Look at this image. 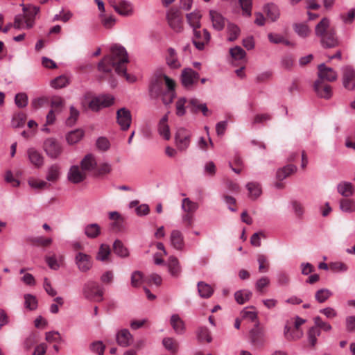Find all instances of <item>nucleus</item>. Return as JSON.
Masks as SVG:
<instances>
[{"label":"nucleus","mask_w":355,"mask_h":355,"mask_svg":"<svg viewBox=\"0 0 355 355\" xmlns=\"http://www.w3.org/2000/svg\"><path fill=\"white\" fill-rule=\"evenodd\" d=\"M96 165L94 157L92 154L87 155L80 162V168L78 166H72L68 173L67 178H84L86 171H92Z\"/></svg>","instance_id":"4"},{"label":"nucleus","mask_w":355,"mask_h":355,"mask_svg":"<svg viewBox=\"0 0 355 355\" xmlns=\"http://www.w3.org/2000/svg\"><path fill=\"white\" fill-rule=\"evenodd\" d=\"M354 187L350 182H342L338 185V191L344 197H349L354 193Z\"/></svg>","instance_id":"32"},{"label":"nucleus","mask_w":355,"mask_h":355,"mask_svg":"<svg viewBox=\"0 0 355 355\" xmlns=\"http://www.w3.org/2000/svg\"><path fill=\"white\" fill-rule=\"evenodd\" d=\"M249 338L251 344L257 347H263L266 341V332L263 327L260 326L259 321L249 332Z\"/></svg>","instance_id":"7"},{"label":"nucleus","mask_w":355,"mask_h":355,"mask_svg":"<svg viewBox=\"0 0 355 355\" xmlns=\"http://www.w3.org/2000/svg\"><path fill=\"white\" fill-rule=\"evenodd\" d=\"M69 116L67 119L66 123L67 125H73L76 123L79 116V111L73 106H71Z\"/></svg>","instance_id":"56"},{"label":"nucleus","mask_w":355,"mask_h":355,"mask_svg":"<svg viewBox=\"0 0 355 355\" xmlns=\"http://www.w3.org/2000/svg\"><path fill=\"white\" fill-rule=\"evenodd\" d=\"M160 96H162V100L164 104L168 105L171 103L175 97V89H167Z\"/></svg>","instance_id":"61"},{"label":"nucleus","mask_w":355,"mask_h":355,"mask_svg":"<svg viewBox=\"0 0 355 355\" xmlns=\"http://www.w3.org/2000/svg\"><path fill=\"white\" fill-rule=\"evenodd\" d=\"M318 69V79L317 80L333 82L337 79V73L332 68L327 67L324 64H319Z\"/></svg>","instance_id":"16"},{"label":"nucleus","mask_w":355,"mask_h":355,"mask_svg":"<svg viewBox=\"0 0 355 355\" xmlns=\"http://www.w3.org/2000/svg\"><path fill=\"white\" fill-rule=\"evenodd\" d=\"M164 347L171 354H175L178 350V342L172 338L166 337L162 340Z\"/></svg>","instance_id":"35"},{"label":"nucleus","mask_w":355,"mask_h":355,"mask_svg":"<svg viewBox=\"0 0 355 355\" xmlns=\"http://www.w3.org/2000/svg\"><path fill=\"white\" fill-rule=\"evenodd\" d=\"M89 349L98 355H103L105 349V345L102 341L97 340L92 343L89 345Z\"/></svg>","instance_id":"50"},{"label":"nucleus","mask_w":355,"mask_h":355,"mask_svg":"<svg viewBox=\"0 0 355 355\" xmlns=\"http://www.w3.org/2000/svg\"><path fill=\"white\" fill-rule=\"evenodd\" d=\"M117 344L123 347H128L133 341V338L129 330L123 329L119 331L116 336Z\"/></svg>","instance_id":"21"},{"label":"nucleus","mask_w":355,"mask_h":355,"mask_svg":"<svg viewBox=\"0 0 355 355\" xmlns=\"http://www.w3.org/2000/svg\"><path fill=\"white\" fill-rule=\"evenodd\" d=\"M259 263V270L261 272H266L268 268V263L267 257L263 254H259L257 258Z\"/></svg>","instance_id":"63"},{"label":"nucleus","mask_w":355,"mask_h":355,"mask_svg":"<svg viewBox=\"0 0 355 355\" xmlns=\"http://www.w3.org/2000/svg\"><path fill=\"white\" fill-rule=\"evenodd\" d=\"M109 4L120 15L129 17L133 15L134 8L132 3L125 0H109Z\"/></svg>","instance_id":"8"},{"label":"nucleus","mask_w":355,"mask_h":355,"mask_svg":"<svg viewBox=\"0 0 355 355\" xmlns=\"http://www.w3.org/2000/svg\"><path fill=\"white\" fill-rule=\"evenodd\" d=\"M146 282L144 279V275L140 271H135L131 275V285L134 287L139 286L142 282Z\"/></svg>","instance_id":"53"},{"label":"nucleus","mask_w":355,"mask_h":355,"mask_svg":"<svg viewBox=\"0 0 355 355\" xmlns=\"http://www.w3.org/2000/svg\"><path fill=\"white\" fill-rule=\"evenodd\" d=\"M294 28L298 35L302 37H306L309 36L311 33V29L308 25L303 23L295 24Z\"/></svg>","instance_id":"49"},{"label":"nucleus","mask_w":355,"mask_h":355,"mask_svg":"<svg viewBox=\"0 0 355 355\" xmlns=\"http://www.w3.org/2000/svg\"><path fill=\"white\" fill-rule=\"evenodd\" d=\"M168 122V115L165 114L159 121L158 124V131L159 135L166 140L171 138V133Z\"/></svg>","instance_id":"26"},{"label":"nucleus","mask_w":355,"mask_h":355,"mask_svg":"<svg viewBox=\"0 0 355 355\" xmlns=\"http://www.w3.org/2000/svg\"><path fill=\"white\" fill-rule=\"evenodd\" d=\"M346 331L355 332V315L347 316L345 319Z\"/></svg>","instance_id":"64"},{"label":"nucleus","mask_w":355,"mask_h":355,"mask_svg":"<svg viewBox=\"0 0 355 355\" xmlns=\"http://www.w3.org/2000/svg\"><path fill=\"white\" fill-rule=\"evenodd\" d=\"M200 78L198 73L191 68H186L182 71L181 82L182 85L187 89L191 88L197 83Z\"/></svg>","instance_id":"10"},{"label":"nucleus","mask_w":355,"mask_h":355,"mask_svg":"<svg viewBox=\"0 0 355 355\" xmlns=\"http://www.w3.org/2000/svg\"><path fill=\"white\" fill-rule=\"evenodd\" d=\"M27 240L31 244L41 247L49 246L52 243V239L51 238H44L42 236L30 237Z\"/></svg>","instance_id":"41"},{"label":"nucleus","mask_w":355,"mask_h":355,"mask_svg":"<svg viewBox=\"0 0 355 355\" xmlns=\"http://www.w3.org/2000/svg\"><path fill=\"white\" fill-rule=\"evenodd\" d=\"M340 207L346 212H351L354 209V202L349 199H342L340 202Z\"/></svg>","instance_id":"62"},{"label":"nucleus","mask_w":355,"mask_h":355,"mask_svg":"<svg viewBox=\"0 0 355 355\" xmlns=\"http://www.w3.org/2000/svg\"><path fill=\"white\" fill-rule=\"evenodd\" d=\"M170 324L177 334L182 335L185 332V324L178 314L171 316Z\"/></svg>","instance_id":"23"},{"label":"nucleus","mask_w":355,"mask_h":355,"mask_svg":"<svg viewBox=\"0 0 355 355\" xmlns=\"http://www.w3.org/2000/svg\"><path fill=\"white\" fill-rule=\"evenodd\" d=\"M246 187L249 191L250 197L256 199L261 194V188L259 183L249 182L246 184Z\"/></svg>","instance_id":"39"},{"label":"nucleus","mask_w":355,"mask_h":355,"mask_svg":"<svg viewBox=\"0 0 355 355\" xmlns=\"http://www.w3.org/2000/svg\"><path fill=\"white\" fill-rule=\"evenodd\" d=\"M332 293L327 288H321L316 291L315 294V298L319 303H324L331 296Z\"/></svg>","instance_id":"45"},{"label":"nucleus","mask_w":355,"mask_h":355,"mask_svg":"<svg viewBox=\"0 0 355 355\" xmlns=\"http://www.w3.org/2000/svg\"><path fill=\"white\" fill-rule=\"evenodd\" d=\"M44 148L47 155L52 158L58 157L62 153L60 144L53 138H49L44 141Z\"/></svg>","instance_id":"13"},{"label":"nucleus","mask_w":355,"mask_h":355,"mask_svg":"<svg viewBox=\"0 0 355 355\" xmlns=\"http://www.w3.org/2000/svg\"><path fill=\"white\" fill-rule=\"evenodd\" d=\"M40 8L37 6H24L23 8L25 17L26 28L33 27L35 20V16L38 13Z\"/></svg>","instance_id":"20"},{"label":"nucleus","mask_w":355,"mask_h":355,"mask_svg":"<svg viewBox=\"0 0 355 355\" xmlns=\"http://www.w3.org/2000/svg\"><path fill=\"white\" fill-rule=\"evenodd\" d=\"M191 133L184 128L178 130L175 135L177 147L180 150H186L190 144Z\"/></svg>","instance_id":"14"},{"label":"nucleus","mask_w":355,"mask_h":355,"mask_svg":"<svg viewBox=\"0 0 355 355\" xmlns=\"http://www.w3.org/2000/svg\"><path fill=\"white\" fill-rule=\"evenodd\" d=\"M197 287L199 295L202 298H209L214 293L211 286L204 282H199L197 284Z\"/></svg>","instance_id":"28"},{"label":"nucleus","mask_w":355,"mask_h":355,"mask_svg":"<svg viewBox=\"0 0 355 355\" xmlns=\"http://www.w3.org/2000/svg\"><path fill=\"white\" fill-rule=\"evenodd\" d=\"M69 84V79L65 76H60L51 81V86L55 89L62 88Z\"/></svg>","instance_id":"52"},{"label":"nucleus","mask_w":355,"mask_h":355,"mask_svg":"<svg viewBox=\"0 0 355 355\" xmlns=\"http://www.w3.org/2000/svg\"><path fill=\"white\" fill-rule=\"evenodd\" d=\"M188 107L193 114H197L200 112L204 116H207L211 113L205 103H202L196 98H191L189 101Z\"/></svg>","instance_id":"18"},{"label":"nucleus","mask_w":355,"mask_h":355,"mask_svg":"<svg viewBox=\"0 0 355 355\" xmlns=\"http://www.w3.org/2000/svg\"><path fill=\"white\" fill-rule=\"evenodd\" d=\"M175 82L165 74L156 73L151 80L150 94L153 98L160 96L167 89H173Z\"/></svg>","instance_id":"3"},{"label":"nucleus","mask_w":355,"mask_h":355,"mask_svg":"<svg viewBox=\"0 0 355 355\" xmlns=\"http://www.w3.org/2000/svg\"><path fill=\"white\" fill-rule=\"evenodd\" d=\"M315 35L320 37V42L324 48H333L338 45L334 30L329 28V20L324 17L315 26Z\"/></svg>","instance_id":"2"},{"label":"nucleus","mask_w":355,"mask_h":355,"mask_svg":"<svg viewBox=\"0 0 355 355\" xmlns=\"http://www.w3.org/2000/svg\"><path fill=\"white\" fill-rule=\"evenodd\" d=\"M116 122L122 130H128L132 122L130 111L125 107L119 109L116 112Z\"/></svg>","instance_id":"11"},{"label":"nucleus","mask_w":355,"mask_h":355,"mask_svg":"<svg viewBox=\"0 0 355 355\" xmlns=\"http://www.w3.org/2000/svg\"><path fill=\"white\" fill-rule=\"evenodd\" d=\"M166 62L171 68L177 69L180 67V63L178 60L176 52L172 48L167 51Z\"/></svg>","instance_id":"30"},{"label":"nucleus","mask_w":355,"mask_h":355,"mask_svg":"<svg viewBox=\"0 0 355 355\" xmlns=\"http://www.w3.org/2000/svg\"><path fill=\"white\" fill-rule=\"evenodd\" d=\"M25 307L31 311L35 310L37 307V300L31 294L24 295Z\"/></svg>","instance_id":"48"},{"label":"nucleus","mask_w":355,"mask_h":355,"mask_svg":"<svg viewBox=\"0 0 355 355\" xmlns=\"http://www.w3.org/2000/svg\"><path fill=\"white\" fill-rule=\"evenodd\" d=\"M27 116L22 112H17L12 116L11 125L13 128H20L24 126L26 121Z\"/></svg>","instance_id":"33"},{"label":"nucleus","mask_w":355,"mask_h":355,"mask_svg":"<svg viewBox=\"0 0 355 355\" xmlns=\"http://www.w3.org/2000/svg\"><path fill=\"white\" fill-rule=\"evenodd\" d=\"M28 184L35 189H46L50 187V184L41 179H28Z\"/></svg>","instance_id":"47"},{"label":"nucleus","mask_w":355,"mask_h":355,"mask_svg":"<svg viewBox=\"0 0 355 355\" xmlns=\"http://www.w3.org/2000/svg\"><path fill=\"white\" fill-rule=\"evenodd\" d=\"M83 294L89 300L99 302L103 300L104 288L96 282L89 280L84 284Z\"/></svg>","instance_id":"5"},{"label":"nucleus","mask_w":355,"mask_h":355,"mask_svg":"<svg viewBox=\"0 0 355 355\" xmlns=\"http://www.w3.org/2000/svg\"><path fill=\"white\" fill-rule=\"evenodd\" d=\"M252 293L248 290L239 291L234 294L235 300L239 304H243L248 301Z\"/></svg>","instance_id":"43"},{"label":"nucleus","mask_w":355,"mask_h":355,"mask_svg":"<svg viewBox=\"0 0 355 355\" xmlns=\"http://www.w3.org/2000/svg\"><path fill=\"white\" fill-rule=\"evenodd\" d=\"M314 89L317 95L321 98L329 99L332 95L331 87L320 80L315 82Z\"/></svg>","instance_id":"19"},{"label":"nucleus","mask_w":355,"mask_h":355,"mask_svg":"<svg viewBox=\"0 0 355 355\" xmlns=\"http://www.w3.org/2000/svg\"><path fill=\"white\" fill-rule=\"evenodd\" d=\"M227 31L229 34L228 40L229 41H234L240 33L239 28L233 24H229L227 25Z\"/></svg>","instance_id":"55"},{"label":"nucleus","mask_w":355,"mask_h":355,"mask_svg":"<svg viewBox=\"0 0 355 355\" xmlns=\"http://www.w3.org/2000/svg\"><path fill=\"white\" fill-rule=\"evenodd\" d=\"M189 104V101H187V98L182 97L180 98L176 103H175V108H176V114L179 116H182L185 114L186 113V107H188V105H186V104Z\"/></svg>","instance_id":"46"},{"label":"nucleus","mask_w":355,"mask_h":355,"mask_svg":"<svg viewBox=\"0 0 355 355\" xmlns=\"http://www.w3.org/2000/svg\"><path fill=\"white\" fill-rule=\"evenodd\" d=\"M100 18L102 24L106 28H112L116 23V19L113 15H106L105 14L101 13Z\"/></svg>","instance_id":"51"},{"label":"nucleus","mask_w":355,"mask_h":355,"mask_svg":"<svg viewBox=\"0 0 355 355\" xmlns=\"http://www.w3.org/2000/svg\"><path fill=\"white\" fill-rule=\"evenodd\" d=\"M314 324L316 327L322 329L324 331H329L331 330V325L326 322L322 321L320 316H316L313 318Z\"/></svg>","instance_id":"60"},{"label":"nucleus","mask_w":355,"mask_h":355,"mask_svg":"<svg viewBox=\"0 0 355 355\" xmlns=\"http://www.w3.org/2000/svg\"><path fill=\"white\" fill-rule=\"evenodd\" d=\"M198 208V203L191 201L189 198H185L182 201V209L187 213L193 214Z\"/></svg>","instance_id":"38"},{"label":"nucleus","mask_w":355,"mask_h":355,"mask_svg":"<svg viewBox=\"0 0 355 355\" xmlns=\"http://www.w3.org/2000/svg\"><path fill=\"white\" fill-rule=\"evenodd\" d=\"M297 167L293 164H287L286 166L279 168L277 172V178H288L295 175Z\"/></svg>","instance_id":"31"},{"label":"nucleus","mask_w":355,"mask_h":355,"mask_svg":"<svg viewBox=\"0 0 355 355\" xmlns=\"http://www.w3.org/2000/svg\"><path fill=\"white\" fill-rule=\"evenodd\" d=\"M168 268L173 277H178L181 272V267L178 259L175 257H170L168 261Z\"/></svg>","instance_id":"27"},{"label":"nucleus","mask_w":355,"mask_h":355,"mask_svg":"<svg viewBox=\"0 0 355 355\" xmlns=\"http://www.w3.org/2000/svg\"><path fill=\"white\" fill-rule=\"evenodd\" d=\"M27 155L31 163L35 167H40L44 164V157L42 154L35 148H29Z\"/></svg>","instance_id":"24"},{"label":"nucleus","mask_w":355,"mask_h":355,"mask_svg":"<svg viewBox=\"0 0 355 355\" xmlns=\"http://www.w3.org/2000/svg\"><path fill=\"white\" fill-rule=\"evenodd\" d=\"M111 55L105 56L98 63V69L104 73L110 74L112 69L119 75L124 76L128 82H135V78L126 73L128 56L126 50L121 45L114 44L111 47Z\"/></svg>","instance_id":"1"},{"label":"nucleus","mask_w":355,"mask_h":355,"mask_svg":"<svg viewBox=\"0 0 355 355\" xmlns=\"http://www.w3.org/2000/svg\"><path fill=\"white\" fill-rule=\"evenodd\" d=\"M321 334V329L315 325L311 327L307 333L308 341L311 347H315L317 343V338Z\"/></svg>","instance_id":"37"},{"label":"nucleus","mask_w":355,"mask_h":355,"mask_svg":"<svg viewBox=\"0 0 355 355\" xmlns=\"http://www.w3.org/2000/svg\"><path fill=\"white\" fill-rule=\"evenodd\" d=\"M230 53L234 59L238 60L244 59L246 55L245 51L239 46H236L234 48L231 49L230 50Z\"/></svg>","instance_id":"54"},{"label":"nucleus","mask_w":355,"mask_h":355,"mask_svg":"<svg viewBox=\"0 0 355 355\" xmlns=\"http://www.w3.org/2000/svg\"><path fill=\"white\" fill-rule=\"evenodd\" d=\"M193 43L198 50L204 49L210 40V34L206 29H195L193 31Z\"/></svg>","instance_id":"9"},{"label":"nucleus","mask_w":355,"mask_h":355,"mask_svg":"<svg viewBox=\"0 0 355 355\" xmlns=\"http://www.w3.org/2000/svg\"><path fill=\"white\" fill-rule=\"evenodd\" d=\"M197 338L199 341L203 342L206 341L209 343L212 340L211 336L210 334V331L206 327H200L197 330Z\"/></svg>","instance_id":"40"},{"label":"nucleus","mask_w":355,"mask_h":355,"mask_svg":"<svg viewBox=\"0 0 355 355\" xmlns=\"http://www.w3.org/2000/svg\"><path fill=\"white\" fill-rule=\"evenodd\" d=\"M268 40L270 42L274 44H284L286 46L290 45V42L286 40L282 35L275 34V33H269Z\"/></svg>","instance_id":"58"},{"label":"nucleus","mask_w":355,"mask_h":355,"mask_svg":"<svg viewBox=\"0 0 355 355\" xmlns=\"http://www.w3.org/2000/svg\"><path fill=\"white\" fill-rule=\"evenodd\" d=\"M84 132L80 129L70 132L67 136V142L69 144L78 143L83 137Z\"/></svg>","instance_id":"42"},{"label":"nucleus","mask_w":355,"mask_h":355,"mask_svg":"<svg viewBox=\"0 0 355 355\" xmlns=\"http://www.w3.org/2000/svg\"><path fill=\"white\" fill-rule=\"evenodd\" d=\"M209 17L212 23L213 28L216 31H221L225 25V19L218 12L211 10L209 11Z\"/></svg>","instance_id":"22"},{"label":"nucleus","mask_w":355,"mask_h":355,"mask_svg":"<svg viewBox=\"0 0 355 355\" xmlns=\"http://www.w3.org/2000/svg\"><path fill=\"white\" fill-rule=\"evenodd\" d=\"M171 243L174 248L182 250L184 248V238L182 234L178 230H173L171 234Z\"/></svg>","instance_id":"25"},{"label":"nucleus","mask_w":355,"mask_h":355,"mask_svg":"<svg viewBox=\"0 0 355 355\" xmlns=\"http://www.w3.org/2000/svg\"><path fill=\"white\" fill-rule=\"evenodd\" d=\"M114 252L121 257H127L129 255L128 250L123 245V243L116 239L113 243Z\"/></svg>","instance_id":"36"},{"label":"nucleus","mask_w":355,"mask_h":355,"mask_svg":"<svg viewBox=\"0 0 355 355\" xmlns=\"http://www.w3.org/2000/svg\"><path fill=\"white\" fill-rule=\"evenodd\" d=\"M343 85L349 90H355V71L349 66L343 69Z\"/></svg>","instance_id":"17"},{"label":"nucleus","mask_w":355,"mask_h":355,"mask_svg":"<svg viewBox=\"0 0 355 355\" xmlns=\"http://www.w3.org/2000/svg\"><path fill=\"white\" fill-rule=\"evenodd\" d=\"M167 20L170 27L175 32L183 29L182 20L178 10H171L167 14Z\"/></svg>","instance_id":"15"},{"label":"nucleus","mask_w":355,"mask_h":355,"mask_svg":"<svg viewBox=\"0 0 355 355\" xmlns=\"http://www.w3.org/2000/svg\"><path fill=\"white\" fill-rule=\"evenodd\" d=\"M291 203L296 217L302 218L304 212L302 204L297 200H292Z\"/></svg>","instance_id":"57"},{"label":"nucleus","mask_w":355,"mask_h":355,"mask_svg":"<svg viewBox=\"0 0 355 355\" xmlns=\"http://www.w3.org/2000/svg\"><path fill=\"white\" fill-rule=\"evenodd\" d=\"M202 15L199 12H193L187 15V19L189 24L195 29H199L201 26L200 19Z\"/></svg>","instance_id":"29"},{"label":"nucleus","mask_w":355,"mask_h":355,"mask_svg":"<svg viewBox=\"0 0 355 355\" xmlns=\"http://www.w3.org/2000/svg\"><path fill=\"white\" fill-rule=\"evenodd\" d=\"M75 263L80 272H86L92 268V258L83 252H78L75 257Z\"/></svg>","instance_id":"12"},{"label":"nucleus","mask_w":355,"mask_h":355,"mask_svg":"<svg viewBox=\"0 0 355 355\" xmlns=\"http://www.w3.org/2000/svg\"><path fill=\"white\" fill-rule=\"evenodd\" d=\"M111 250L108 245L101 244L96 255V259L101 261H105L108 259Z\"/></svg>","instance_id":"44"},{"label":"nucleus","mask_w":355,"mask_h":355,"mask_svg":"<svg viewBox=\"0 0 355 355\" xmlns=\"http://www.w3.org/2000/svg\"><path fill=\"white\" fill-rule=\"evenodd\" d=\"M85 234L89 239H95L101 234V227L97 223L87 225L85 228Z\"/></svg>","instance_id":"34"},{"label":"nucleus","mask_w":355,"mask_h":355,"mask_svg":"<svg viewBox=\"0 0 355 355\" xmlns=\"http://www.w3.org/2000/svg\"><path fill=\"white\" fill-rule=\"evenodd\" d=\"M114 98L111 95H103L93 98L90 101L86 96L82 104L85 107L88 103V107L93 111H98L102 107H109L114 103Z\"/></svg>","instance_id":"6"},{"label":"nucleus","mask_w":355,"mask_h":355,"mask_svg":"<svg viewBox=\"0 0 355 355\" xmlns=\"http://www.w3.org/2000/svg\"><path fill=\"white\" fill-rule=\"evenodd\" d=\"M15 103L19 108L25 107L28 104V96L25 93H19L16 94Z\"/></svg>","instance_id":"59"}]
</instances>
